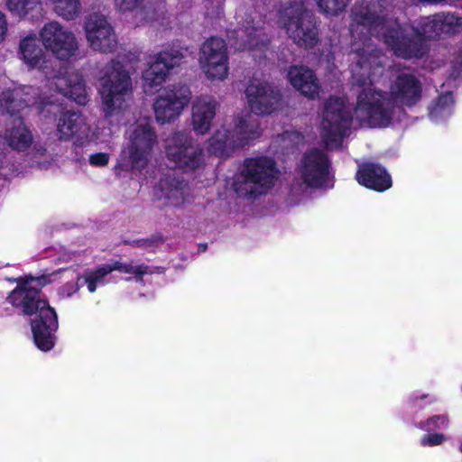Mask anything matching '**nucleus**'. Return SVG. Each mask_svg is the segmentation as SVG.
I'll use <instances>...</instances> for the list:
<instances>
[{
    "mask_svg": "<svg viewBox=\"0 0 462 462\" xmlns=\"http://www.w3.org/2000/svg\"><path fill=\"white\" fill-rule=\"evenodd\" d=\"M361 41L370 42L373 48L378 51L379 60L383 61L380 51L375 47L369 32L364 31L360 34ZM350 51L353 55L355 64L352 66V76L354 82L364 86L356 96V102L353 107L352 113L346 107V102L342 97H331L325 103L321 122V138L328 149H338L343 144V140L346 136L351 121H356L361 126L370 128L387 127L399 120L402 107H412L416 106L422 97V83L419 78L411 73H401L391 83L390 91L366 87L373 85L376 79L383 74H374L373 55L371 49L364 46V60L366 66L371 69L365 71L366 76L370 74L372 81L359 83L355 78L354 69L358 62L357 54L353 51L352 44ZM383 69V67H381Z\"/></svg>",
    "mask_w": 462,
    "mask_h": 462,
    "instance_id": "1",
    "label": "nucleus"
},
{
    "mask_svg": "<svg viewBox=\"0 0 462 462\" xmlns=\"http://www.w3.org/2000/svg\"><path fill=\"white\" fill-rule=\"evenodd\" d=\"M351 17L352 49L358 57L354 75L359 83L373 80L370 74H365L371 66L368 68L364 60V46H367L374 53L373 75L382 71L378 51L366 39L360 42V34L364 31L383 41L396 56L403 59L420 58L426 54L429 50L427 40L453 36L462 31V16L457 13L440 12L420 17L416 25L402 24L397 20L387 17L385 9L379 2L366 0H357L351 9Z\"/></svg>",
    "mask_w": 462,
    "mask_h": 462,
    "instance_id": "2",
    "label": "nucleus"
},
{
    "mask_svg": "<svg viewBox=\"0 0 462 462\" xmlns=\"http://www.w3.org/2000/svg\"><path fill=\"white\" fill-rule=\"evenodd\" d=\"M40 284L39 279H27L19 283L8 300L24 314L34 316L31 322L34 343L39 349L49 351L54 346L55 332L59 325L55 310L42 298L39 290L35 288Z\"/></svg>",
    "mask_w": 462,
    "mask_h": 462,
    "instance_id": "3",
    "label": "nucleus"
},
{
    "mask_svg": "<svg viewBox=\"0 0 462 462\" xmlns=\"http://www.w3.org/2000/svg\"><path fill=\"white\" fill-rule=\"evenodd\" d=\"M31 106H38L41 113H56L58 110V106H54L52 100L36 97V89L32 87H20L0 94V106L13 116L6 126L3 141L9 147L19 152L26 151L31 147L33 138L22 117L15 116L14 114Z\"/></svg>",
    "mask_w": 462,
    "mask_h": 462,
    "instance_id": "4",
    "label": "nucleus"
},
{
    "mask_svg": "<svg viewBox=\"0 0 462 462\" xmlns=\"http://www.w3.org/2000/svg\"><path fill=\"white\" fill-rule=\"evenodd\" d=\"M158 143L157 134L149 122L139 121L131 125L117 157L115 172L118 176L140 174L151 162L154 147Z\"/></svg>",
    "mask_w": 462,
    "mask_h": 462,
    "instance_id": "5",
    "label": "nucleus"
},
{
    "mask_svg": "<svg viewBox=\"0 0 462 462\" xmlns=\"http://www.w3.org/2000/svg\"><path fill=\"white\" fill-rule=\"evenodd\" d=\"M99 95L106 118H111L129 106L133 83L129 72L116 59L111 60L99 71Z\"/></svg>",
    "mask_w": 462,
    "mask_h": 462,
    "instance_id": "6",
    "label": "nucleus"
},
{
    "mask_svg": "<svg viewBox=\"0 0 462 462\" xmlns=\"http://www.w3.org/2000/svg\"><path fill=\"white\" fill-rule=\"evenodd\" d=\"M279 176L280 171L273 159L268 156L247 158L234 183L235 191L240 198L255 199L270 191Z\"/></svg>",
    "mask_w": 462,
    "mask_h": 462,
    "instance_id": "7",
    "label": "nucleus"
},
{
    "mask_svg": "<svg viewBox=\"0 0 462 462\" xmlns=\"http://www.w3.org/2000/svg\"><path fill=\"white\" fill-rule=\"evenodd\" d=\"M277 23L300 47L311 48L319 41L315 17L303 0H291L282 5Z\"/></svg>",
    "mask_w": 462,
    "mask_h": 462,
    "instance_id": "8",
    "label": "nucleus"
},
{
    "mask_svg": "<svg viewBox=\"0 0 462 462\" xmlns=\"http://www.w3.org/2000/svg\"><path fill=\"white\" fill-rule=\"evenodd\" d=\"M261 135L259 119L250 113L236 116L232 130L225 125L208 140V152L217 157L227 156L235 148L244 147Z\"/></svg>",
    "mask_w": 462,
    "mask_h": 462,
    "instance_id": "9",
    "label": "nucleus"
},
{
    "mask_svg": "<svg viewBox=\"0 0 462 462\" xmlns=\"http://www.w3.org/2000/svg\"><path fill=\"white\" fill-rule=\"evenodd\" d=\"M56 137L60 142H72L77 146L108 142L111 130L90 125L88 118L79 111L60 112L56 122Z\"/></svg>",
    "mask_w": 462,
    "mask_h": 462,
    "instance_id": "10",
    "label": "nucleus"
},
{
    "mask_svg": "<svg viewBox=\"0 0 462 462\" xmlns=\"http://www.w3.org/2000/svg\"><path fill=\"white\" fill-rule=\"evenodd\" d=\"M296 176L291 192L296 197L308 193L310 189L327 184L331 174V162L321 150L313 148L303 153L296 167Z\"/></svg>",
    "mask_w": 462,
    "mask_h": 462,
    "instance_id": "11",
    "label": "nucleus"
},
{
    "mask_svg": "<svg viewBox=\"0 0 462 462\" xmlns=\"http://www.w3.org/2000/svg\"><path fill=\"white\" fill-rule=\"evenodd\" d=\"M237 27L227 32L229 43L237 51L262 50L269 42L262 14L254 6H240L236 13Z\"/></svg>",
    "mask_w": 462,
    "mask_h": 462,
    "instance_id": "12",
    "label": "nucleus"
},
{
    "mask_svg": "<svg viewBox=\"0 0 462 462\" xmlns=\"http://www.w3.org/2000/svg\"><path fill=\"white\" fill-rule=\"evenodd\" d=\"M164 148L168 160L184 171L204 165L203 150L188 133H173L165 140Z\"/></svg>",
    "mask_w": 462,
    "mask_h": 462,
    "instance_id": "13",
    "label": "nucleus"
},
{
    "mask_svg": "<svg viewBox=\"0 0 462 462\" xmlns=\"http://www.w3.org/2000/svg\"><path fill=\"white\" fill-rule=\"evenodd\" d=\"M184 59L181 49L170 47L151 55L147 69L143 72V88L146 93L155 92L167 79L170 72Z\"/></svg>",
    "mask_w": 462,
    "mask_h": 462,
    "instance_id": "14",
    "label": "nucleus"
},
{
    "mask_svg": "<svg viewBox=\"0 0 462 462\" xmlns=\"http://www.w3.org/2000/svg\"><path fill=\"white\" fill-rule=\"evenodd\" d=\"M199 61L208 79L224 80L229 70L226 42L217 37L207 40L200 48Z\"/></svg>",
    "mask_w": 462,
    "mask_h": 462,
    "instance_id": "15",
    "label": "nucleus"
},
{
    "mask_svg": "<svg viewBox=\"0 0 462 462\" xmlns=\"http://www.w3.org/2000/svg\"><path fill=\"white\" fill-rule=\"evenodd\" d=\"M199 61L208 79L224 80L229 70L226 42L217 37L207 40L200 48Z\"/></svg>",
    "mask_w": 462,
    "mask_h": 462,
    "instance_id": "16",
    "label": "nucleus"
},
{
    "mask_svg": "<svg viewBox=\"0 0 462 462\" xmlns=\"http://www.w3.org/2000/svg\"><path fill=\"white\" fill-rule=\"evenodd\" d=\"M40 37L45 49L59 60H67L78 51L75 34L59 22L45 23L40 31Z\"/></svg>",
    "mask_w": 462,
    "mask_h": 462,
    "instance_id": "17",
    "label": "nucleus"
},
{
    "mask_svg": "<svg viewBox=\"0 0 462 462\" xmlns=\"http://www.w3.org/2000/svg\"><path fill=\"white\" fill-rule=\"evenodd\" d=\"M245 97L251 112L256 116H267L282 106L280 89L273 84L254 78L245 88Z\"/></svg>",
    "mask_w": 462,
    "mask_h": 462,
    "instance_id": "18",
    "label": "nucleus"
},
{
    "mask_svg": "<svg viewBox=\"0 0 462 462\" xmlns=\"http://www.w3.org/2000/svg\"><path fill=\"white\" fill-rule=\"evenodd\" d=\"M89 48L100 53L114 52L117 46V36L107 18L98 13L88 15L83 26Z\"/></svg>",
    "mask_w": 462,
    "mask_h": 462,
    "instance_id": "19",
    "label": "nucleus"
},
{
    "mask_svg": "<svg viewBox=\"0 0 462 462\" xmlns=\"http://www.w3.org/2000/svg\"><path fill=\"white\" fill-rule=\"evenodd\" d=\"M191 98V91L186 86L164 88L156 97L153 109L159 124L170 123L178 118Z\"/></svg>",
    "mask_w": 462,
    "mask_h": 462,
    "instance_id": "20",
    "label": "nucleus"
},
{
    "mask_svg": "<svg viewBox=\"0 0 462 462\" xmlns=\"http://www.w3.org/2000/svg\"><path fill=\"white\" fill-rule=\"evenodd\" d=\"M113 271L134 274L138 280H142V276L148 273L150 268L145 264H134L132 262L124 263L119 261H113L96 269L86 271L81 276L83 284L87 285L88 291L90 293H93L98 287L104 286L110 282L108 274Z\"/></svg>",
    "mask_w": 462,
    "mask_h": 462,
    "instance_id": "21",
    "label": "nucleus"
},
{
    "mask_svg": "<svg viewBox=\"0 0 462 462\" xmlns=\"http://www.w3.org/2000/svg\"><path fill=\"white\" fill-rule=\"evenodd\" d=\"M48 85L79 105L84 106L88 101L83 77L78 71L73 70L48 79Z\"/></svg>",
    "mask_w": 462,
    "mask_h": 462,
    "instance_id": "22",
    "label": "nucleus"
},
{
    "mask_svg": "<svg viewBox=\"0 0 462 462\" xmlns=\"http://www.w3.org/2000/svg\"><path fill=\"white\" fill-rule=\"evenodd\" d=\"M217 103L213 97L200 96L196 97L191 106V125L199 134H207L216 116Z\"/></svg>",
    "mask_w": 462,
    "mask_h": 462,
    "instance_id": "23",
    "label": "nucleus"
},
{
    "mask_svg": "<svg viewBox=\"0 0 462 462\" xmlns=\"http://www.w3.org/2000/svg\"><path fill=\"white\" fill-rule=\"evenodd\" d=\"M288 79L292 87L303 96L314 99L319 97L320 85L313 70L306 66H291L288 70Z\"/></svg>",
    "mask_w": 462,
    "mask_h": 462,
    "instance_id": "24",
    "label": "nucleus"
},
{
    "mask_svg": "<svg viewBox=\"0 0 462 462\" xmlns=\"http://www.w3.org/2000/svg\"><path fill=\"white\" fill-rule=\"evenodd\" d=\"M356 180L359 184L377 191H383L392 187L391 176L384 168L375 163L360 165Z\"/></svg>",
    "mask_w": 462,
    "mask_h": 462,
    "instance_id": "25",
    "label": "nucleus"
},
{
    "mask_svg": "<svg viewBox=\"0 0 462 462\" xmlns=\"http://www.w3.org/2000/svg\"><path fill=\"white\" fill-rule=\"evenodd\" d=\"M18 57L31 69H42L46 64V54L36 34H29L20 41Z\"/></svg>",
    "mask_w": 462,
    "mask_h": 462,
    "instance_id": "26",
    "label": "nucleus"
},
{
    "mask_svg": "<svg viewBox=\"0 0 462 462\" xmlns=\"http://www.w3.org/2000/svg\"><path fill=\"white\" fill-rule=\"evenodd\" d=\"M161 198L169 205L180 207L184 205L189 196V188L187 182L176 178H166L159 184Z\"/></svg>",
    "mask_w": 462,
    "mask_h": 462,
    "instance_id": "27",
    "label": "nucleus"
},
{
    "mask_svg": "<svg viewBox=\"0 0 462 462\" xmlns=\"http://www.w3.org/2000/svg\"><path fill=\"white\" fill-rule=\"evenodd\" d=\"M5 6L14 16L21 19H33L42 10L41 0H5Z\"/></svg>",
    "mask_w": 462,
    "mask_h": 462,
    "instance_id": "28",
    "label": "nucleus"
},
{
    "mask_svg": "<svg viewBox=\"0 0 462 462\" xmlns=\"http://www.w3.org/2000/svg\"><path fill=\"white\" fill-rule=\"evenodd\" d=\"M52 6L53 12L66 21H73L81 12L80 0H45Z\"/></svg>",
    "mask_w": 462,
    "mask_h": 462,
    "instance_id": "29",
    "label": "nucleus"
},
{
    "mask_svg": "<svg viewBox=\"0 0 462 462\" xmlns=\"http://www.w3.org/2000/svg\"><path fill=\"white\" fill-rule=\"evenodd\" d=\"M453 97L450 93L441 95L429 109V116L431 121L440 123L452 115Z\"/></svg>",
    "mask_w": 462,
    "mask_h": 462,
    "instance_id": "30",
    "label": "nucleus"
},
{
    "mask_svg": "<svg viewBox=\"0 0 462 462\" xmlns=\"http://www.w3.org/2000/svg\"><path fill=\"white\" fill-rule=\"evenodd\" d=\"M448 426L449 418L447 414L433 415L416 425L417 428L428 432L446 430Z\"/></svg>",
    "mask_w": 462,
    "mask_h": 462,
    "instance_id": "31",
    "label": "nucleus"
},
{
    "mask_svg": "<svg viewBox=\"0 0 462 462\" xmlns=\"http://www.w3.org/2000/svg\"><path fill=\"white\" fill-rule=\"evenodd\" d=\"M319 9L329 15H338L343 13L350 0H315Z\"/></svg>",
    "mask_w": 462,
    "mask_h": 462,
    "instance_id": "32",
    "label": "nucleus"
},
{
    "mask_svg": "<svg viewBox=\"0 0 462 462\" xmlns=\"http://www.w3.org/2000/svg\"><path fill=\"white\" fill-rule=\"evenodd\" d=\"M447 438L442 433H430L424 435L420 439V445L422 447H435L439 446L446 441Z\"/></svg>",
    "mask_w": 462,
    "mask_h": 462,
    "instance_id": "33",
    "label": "nucleus"
},
{
    "mask_svg": "<svg viewBox=\"0 0 462 462\" xmlns=\"http://www.w3.org/2000/svg\"><path fill=\"white\" fill-rule=\"evenodd\" d=\"M143 0H115L116 6L122 12L134 11L141 7Z\"/></svg>",
    "mask_w": 462,
    "mask_h": 462,
    "instance_id": "34",
    "label": "nucleus"
},
{
    "mask_svg": "<svg viewBox=\"0 0 462 462\" xmlns=\"http://www.w3.org/2000/svg\"><path fill=\"white\" fill-rule=\"evenodd\" d=\"M280 138L286 147L289 146V144H286L287 143H292V145H298L303 140V136L297 131H286Z\"/></svg>",
    "mask_w": 462,
    "mask_h": 462,
    "instance_id": "35",
    "label": "nucleus"
},
{
    "mask_svg": "<svg viewBox=\"0 0 462 462\" xmlns=\"http://www.w3.org/2000/svg\"><path fill=\"white\" fill-rule=\"evenodd\" d=\"M110 160V155L106 152H97L89 156V163L92 166L103 167L106 166Z\"/></svg>",
    "mask_w": 462,
    "mask_h": 462,
    "instance_id": "36",
    "label": "nucleus"
},
{
    "mask_svg": "<svg viewBox=\"0 0 462 462\" xmlns=\"http://www.w3.org/2000/svg\"><path fill=\"white\" fill-rule=\"evenodd\" d=\"M83 282L81 277H79L75 283L68 282L62 289L61 294L67 297L71 296L74 292H76L80 287H82Z\"/></svg>",
    "mask_w": 462,
    "mask_h": 462,
    "instance_id": "37",
    "label": "nucleus"
},
{
    "mask_svg": "<svg viewBox=\"0 0 462 462\" xmlns=\"http://www.w3.org/2000/svg\"><path fill=\"white\" fill-rule=\"evenodd\" d=\"M8 31L6 15L0 11V42H4Z\"/></svg>",
    "mask_w": 462,
    "mask_h": 462,
    "instance_id": "38",
    "label": "nucleus"
},
{
    "mask_svg": "<svg viewBox=\"0 0 462 462\" xmlns=\"http://www.w3.org/2000/svg\"><path fill=\"white\" fill-rule=\"evenodd\" d=\"M161 240L159 238H151V239H143L136 241V245L139 247L149 248L153 246L155 244L159 243Z\"/></svg>",
    "mask_w": 462,
    "mask_h": 462,
    "instance_id": "39",
    "label": "nucleus"
},
{
    "mask_svg": "<svg viewBox=\"0 0 462 462\" xmlns=\"http://www.w3.org/2000/svg\"><path fill=\"white\" fill-rule=\"evenodd\" d=\"M4 143H5V142L3 141L2 138H0V170L3 168V160H2V158L5 157L4 148L2 147V146H4ZM3 173L0 171V176Z\"/></svg>",
    "mask_w": 462,
    "mask_h": 462,
    "instance_id": "40",
    "label": "nucleus"
},
{
    "mask_svg": "<svg viewBox=\"0 0 462 462\" xmlns=\"http://www.w3.org/2000/svg\"><path fill=\"white\" fill-rule=\"evenodd\" d=\"M34 150L36 151V156H43L46 153V149L42 146L34 145Z\"/></svg>",
    "mask_w": 462,
    "mask_h": 462,
    "instance_id": "41",
    "label": "nucleus"
},
{
    "mask_svg": "<svg viewBox=\"0 0 462 462\" xmlns=\"http://www.w3.org/2000/svg\"><path fill=\"white\" fill-rule=\"evenodd\" d=\"M427 395H420L419 396L418 394L416 393H413L411 396V401L413 402L414 403H416L418 402L419 399H424L426 398Z\"/></svg>",
    "mask_w": 462,
    "mask_h": 462,
    "instance_id": "42",
    "label": "nucleus"
},
{
    "mask_svg": "<svg viewBox=\"0 0 462 462\" xmlns=\"http://www.w3.org/2000/svg\"><path fill=\"white\" fill-rule=\"evenodd\" d=\"M458 62L460 65V71L462 72V51H460V53L458 55Z\"/></svg>",
    "mask_w": 462,
    "mask_h": 462,
    "instance_id": "43",
    "label": "nucleus"
},
{
    "mask_svg": "<svg viewBox=\"0 0 462 462\" xmlns=\"http://www.w3.org/2000/svg\"><path fill=\"white\" fill-rule=\"evenodd\" d=\"M458 449L459 451L462 453V438L460 439L459 440V447H458Z\"/></svg>",
    "mask_w": 462,
    "mask_h": 462,
    "instance_id": "44",
    "label": "nucleus"
}]
</instances>
